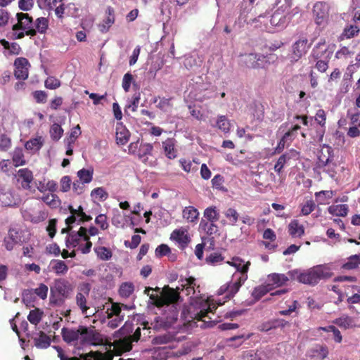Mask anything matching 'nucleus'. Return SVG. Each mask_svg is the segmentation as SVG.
<instances>
[{
    "label": "nucleus",
    "mask_w": 360,
    "mask_h": 360,
    "mask_svg": "<svg viewBox=\"0 0 360 360\" xmlns=\"http://www.w3.org/2000/svg\"><path fill=\"white\" fill-rule=\"evenodd\" d=\"M288 274L292 278H296L298 282L310 285H314L320 281L330 277L328 270L322 266H316L302 273L296 270L290 271Z\"/></svg>",
    "instance_id": "f257e3e1"
},
{
    "label": "nucleus",
    "mask_w": 360,
    "mask_h": 360,
    "mask_svg": "<svg viewBox=\"0 0 360 360\" xmlns=\"http://www.w3.org/2000/svg\"><path fill=\"white\" fill-rule=\"evenodd\" d=\"M72 284L65 278H56L49 287V302L55 306H61L70 298Z\"/></svg>",
    "instance_id": "f03ea898"
},
{
    "label": "nucleus",
    "mask_w": 360,
    "mask_h": 360,
    "mask_svg": "<svg viewBox=\"0 0 360 360\" xmlns=\"http://www.w3.org/2000/svg\"><path fill=\"white\" fill-rule=\"evenodd\" d=\"M150 297V304L158 309L163 307L176 306L181 300V296L175 292L172 288L169 285H165L162 288L160 294H150L148 295Z\"/></svg>",
    "instance_id": "7ed1b4c3"
},
{
    "label": "nucleus",
    "mask_w": 360,
    "mask_h": 360,
    "mask_svg": "<svg viewBox=\"0 0 360 360\" xmlns=\"http://www.w3.org/2000/svg\"><path fill=\"white\" fill-rule=\"evenodd\" d=\"M86 332L81 337L80 346H105L108 345L105 337L95 329L94 326H86Z\"/></svg>",
    "instance_id": "20e7f679"
},
{
    "label": "nucleus",
    "mask_w": 360,
    "mask_h": 360,
    "mask_svg": "<svg viewBox=\"0 0 360 360\" xmlns=\"http://www.w3.org/2000/svg\"><path fill=\"white\" fill-rule=\"evenodd\" d=\"M247 279L248 275H240L238 278H233L232 281L221 285V287L218 288V295H225V298L227 300L233 298Z\"/></svg>",
    "instance_id": "39448f33"
},
{
    "label": "nucleus",
    "mask_w": 360,
    "mask_h": 360,
    "mask_svg": "<svg viewBox=\"0 0 360 360\" xmlns=\"http://www.w3.org/2000/svg\"><path fill=\"white\" fill-rule=\"evenodd\" d=\"M85 326H79L75 328H62L60 335L64 342L68 345L77 346L81 342V337L85 332Z\"/></svg>",
    "instance_id": "423d86ee"
},
{
    "label": "nucleus",
    "mask_w": 360,
    "mask_h": 360,
    "mask_svg": "<svg viewBox=\"0 0 360 360\" xmlns=\"http://www.w3.org/2000/svg\"><path fill=\"white\" fill-rule=\"evenodd\" d=\"M162 314L160 316L155 318L156 323L165 328H169L177 320L179 316V309L175 305H170L169 307H162Z\"/></svg>",
    "instance_id": "0eeeda50"
},
{
    "label": "nucleus",
    "mask_w": 360,
    "mask_h": 360,
    "mask_svg": "<svg viewBox=\"0 0 360 360\" xmlns=\"http://www.w3.org/2000/svg\"><path fill=\"white\" fill-rule=\"evenodd\" d=\"M18 22L13 25V31L23 30L27 36L34 37L37 34V30L34 27L33 18L28 13H18L16 14Z\"/></svg>",
    "instance_id": "6e6552de"
},
{
    "label": "nucleus",
    "mask_w": 360,
    "mask_h": 360,
    "mask_svg": "<svg viewBox=\"0 0 360 360\" xmlns=\"http://www.w3.org/2000/svg\"><path fill=\"white\" fill-rule=\"evenodd\" d=\"M89 241V235L86 234V228L81 226L77 231L68 233L65 239V245L68 248H76L82 242Z\"/></svg>",
    "instance_id": "1a4fd4ad"
},
{
    "label": "nucleus",
    "mask_w": 360,
    "mask_h": 360,
    "mask_svg": "<svg viewBox=\"0 0 360 360\" xmlns=\"http://www.w3.org/2000/svg\"><path fill=\"white\" fill-rule=\"evenodd\" d=\"M310 48V44H308L307 38H301L296 41L292 46L291 61L296 62L304 56L308 49Z\"/></svg>",
    "instance_id": "9d476101"
},
{
    "label": "nucleus",
    "mask_w": 360,
    "mask_h": 360,
    "mask_svg": "<svg viewBox=\"0 0 360 360\" xmlns=\"http://www.w3.org/2000/svg\"><path fill=\"white\" fill-rule=\"evenodd\" d=\"M30 64L24 57L17 58L14 61V75L17 79L25 80L28 77Z\"/></svg>",
    "instance_id": "9b49d317"
},
{
    "label": "nucleus",
    "mask_w": 360,
    "mask_h": 360,
    "mask_svg": "<svg viewBox=\"0 0 360 360\" xmlns=\"http://www.w3.org/2000/svg\"><path fill=\"white\" fill-rule=\"evenodd\" d=\"M335 163L333 149L328 145H323L317 155L316 167H326Z\"/></svg>",
    "instance_id": "f8f14e48"
},
{
    "label": "nucleus",
    "mask_w": 360,
    "mask_h": 360,
    "mask_svg": "<svg viewBox=\"0 0 360 360\" xmlns=\"http://www.w3.org/2000/svg\"><path fill=\"white\" fill-rule=\"evenodd\" d=\"M333 53V51L329 49L326 44L325 40L319 42L313 49L311 56L315 60L326 59L330 60Z\"/></svg>",
    "instance_id": "ddd939ff"
},
{
    "label": "nucleus",
    "mask_w": 360,
    "mask_h": 360,
    "mask_svg": "<svg viewBox=\"0 0 360 360\" xmlns=\"http://www.w3.org/2000/svg\"><path fill=\"white\" fill-rule=\"evenodd\" d=\"M170 239L178 243L179 247L182 250L188 247L190 243V236L188 235V231L183 228L173 230L171 233Z\"/></svg>",
    "instance_id": "4468645a"
},
{
    "label": "nucleus",
    "mask_w": 360,
    "mask_h": 360,
    "mask_svg": "<svg viewBox=\"0 0 360 360\" xmlns=\"http://www.w3.org/2000/svg\"><path fill=\"white\" fill-rule=\"evenodd\" d=\"M328 6L323 1H317L313 6V15L315 22L321 25L328 17Z\"/></svg>",
    "instance_id": "2eb2a0df"
},
{
    "label": "nucleus",
    "mask_w": 360,
    "mask_h": 360,
    "mask_svg": "<svg viewBox=\"0 0 360 360\" xmlns=\"http://www.w3.org/2000/svg\"><path fill=\"white\" fill-rule=\"evenodd\" d=\"M4 248L8 251H11L17 244H21V233L15 229H10L8 231V236L4 240Z\"/></svg>",
    "instance_id": "dca6fc26"
},
{
    "label": "nucleus",
    "mask_w": 360,
    "mask_h": 360,
    "mask_svg": "<svg viewBox=\"0 0 360 360\" xmlns=\"http://www.w3.org/2000/svg\"><path fill=\"white\" fill-rule=\"evenodd\" d=\"M240 63L248 68H258L261 66L259 61L264 58L262 55H257L254 53L240 55Z\"/></svg>",
    "instance_id": "f3484780"
},
{
    "label": "nucleus",
    "mask_w": 360,
    "mask_h": 360,
    "mask_svg": "<svg viewBox=\"0 0 360 360\" xmlns=\"http://www.w3.org/2000/svg\"><path fill=\"white\" fill-rule=\"evenodd\" d=\"M17 177L20 181L21 188L26 190L30 189V184L33 181V174L30 169L24 168L17 171Z\"/></svg>",
    "instance_id": "a211bd4d"
},
{
    "label": "nucleus",
    "mask_w": 360,
    "mask_h": 360,
    "mask_svg": "<svg viewBox=\"0 0 360 360\" xmlns=\"http://www.w3.org/2000/svg\"><path fill=\"white\" fill-rule=\"evenodd\" d=\"M175 143H176V141L172 138H167L162 142V148H163V152L167 159L174 160L176 158L177 150L175 148Z\"/></svg>",
    "instance_id": "6ab92c4d"
},
{
    "label": "nucleus",
    "mask_w": 360,
    "mask_h": 360,
    "mask_svg": "<svg viewBox=\"0 0 360 360\" xmlns=\"http://www.w3.org/2000/svg\"><path fill=\"white\" fill-rule=\"evenodd\" d=\"M106 17L103 20V21L98 25L99 30L102 33L107 32L110 27L114 24L115 18V10L111 6H108L105 11Z\"/></svg>",
    "instance_id": "aec40b11"
},
{
    "label": "nucleus",
    "mask_w": 360,
    "mask_h": 360,
    "mask_svg": "<svg viewBox=\"0 0 360 360\" xmlns=\"http://www.w3.org/2000/svg\"><path fill=\"white\" fill-rule=\"evenodd\" d=\"M140 338V328L137 327L132 335L120 340V346L122 351L127 352L131 349V342H137Z\"/></svg>",
    "instance_id": "412c9836"
},
{
    "label": "nucleus",
    "mask_w": 360,
    "mask_h": 360,
    "mask_svg": "<svg viewBox=\"0 0 360 360\" xmlns=\"http://www.w3.org/2000/svg\"><path fill=\"white\" fill-rule=\"evenodd\" d=\"M129 131L122 125V123L118 122L116 124V143L120 146L125 145L129 140Z\"/></svg>",
    "instance_id": "4be33fe9"
},
{
    "label": "nucleus",
    "mask_w": 360,
    "mask_h": 360,
    "mask_svg": "<svg viewBox=\"0 0 360 360\" xmlns=\"http://www.w3.org/2000/svg\"><path fill=\"white\" fill-rule=\"evenodd\" d=\"M215 309L216 307L214 304H209L207 302H205L204 304H202V308H201V309L198 311L195 312V315H193V319L206 323V318H208V319L211 320V317L207 316V314L212 312V311Z\"/></svg>",
    "instance_id": "5701e85b"
},
{
    "label": "nucleus",
    "mask_w": 360,
    "mask_h": 360,
    "mask_svg": "<svg viewBox=\"0 0 360 360\" xmlns=\"http://www.w3.org/2000/svg\"><path fill=\"white\" fill-rule=\"evenodd\" d=\"M288 233L292 238H300L304 234V228L297 219H292L288 224Z\"/></svg>",
    "instance_id": "b1692460"
},
{
    "label": "nucleus",
    "mask_w": 360,
    "mask_h": 360,
    "mask_svg": "<svg viewBox=\"0 0 360 360\" xmlns=\"http://www.w3.org/2000/svg\"><path fill=\"white\" fill-rule=\"evenodd\" d=\"M250 115L252 117L253 120L261 122L264 116V108L259 102H254L249 106Z\"/></svg>",
    "instance_id": "393cba45"
},
{
    "label": "nucleus",
    "mask_w": 360,
    "mask_h": 360,
    "mask_svg": "<svg viewBox=\"0 0 360 360\" xmlns=\"http://www.w3.org/2000/svg\"><path fill=\"white\" fill-rule=\"evenodd\" d=\"M34 340V345L38 349H44L49 347L50 338L43 331H39L37 335L32 338Z\"/></svg>",
    "instance_id": "a878e982"
},
{
    "label": "nucleus",
    "mask_w": 360,
    "mask_h": 360,
    "mask_svg": "<svg viewBox=\"0 0 360 360\" xmlns=\"http://www.w3.org/2000/svg\"><path fill=\"white\" fill-rule=\"evenodd\" d=\"M127 309L128 307L124 304H120L118 302L111 303L110 308L107 309V318L111 319L113 317H124V315L121 314V309Z\"/></svg>",
    "instance_id": "bb28decb"
},
{
    "label": "nucleus",
    "mask_w": 360,
    "mask_h": 360,
    "mask_svg": "<svg viewBox=\"0 0 360 360\" xmlns=\"http://www.w3.org/2000/svg\"><path fill=\"white\" fill-rule=\"evenodd\" d=\"M229 265L233 266L238 271L241 273V276H248V267L250 265L249 261L244 263V261L239 257H233L232 262H229Z\"/></svg>",
    "instance_id": "cd10ccee"
},
{
    "label": "nucleus",
    "mask_w": 360,
    "mask_h": 360,
    "mask_svg": "<svg viewBox=\"0 0 360 360\" xmlns=\"http://www.w3.org/2000/svg\"><path fill=\"white\" fill-rule=\"evenodd\" d=\"M273 290V286L271 284H262L259 285L255 288L252 290V293H251V295H252L253 299L255 300L258 301L259 299H261L262 297H264L266 293L269 292Z\"/></svg>",
    "instance_id": "c85d7f7f"
},
{
    "label": "nucleus",
    "mask_w": 360,
    "mask_h": 360,
    "mask_svg": "<svg viewBox=\"0 0 360 360\" xmlns=\"http://www.w3.org/2000/svg\"><path fill=\"white\" fill-rule=\"evenodd\" d=\"M224 217L226 218L227 221L223 220L221 224H226L229 223L231 226H235L238 221L239 214L238 212L233 207H229L223 212Z\"/></svg>",
    "instance_id": "c756f323"
},
{
    "label": "nucleus",
    "mask_w": 360,
    "mask_h": 360,
    "mask_svg": "<svg viewBox=\"0 0 360 360\" xmlns=\"http://www.w3.org/2000/svg\"><path fill=\"white\" fill-rule=\"evenodd\" d=\"M328 212L333 216L344 217L347 215L349 207L346 204L331 205L328 206Z\"/></svg>",
    "instance_id": "7c9ffc66"
},
{
    "label": "nucleus",
    "mask_w": 360,
    "mask_h": 360,
    "mask_svg": "<svg viewBox=\"0 0 360 360\" xmlns=\"http://www.w3.org/2000/svg\"><path fill=\"white\" fill-rule=\"evenodd\" d=\"M199 217V212L193 206H187L182 210V217L187 222L195 223Z\"/></svg>",
    "instance_id": "2f4dec72"
},
{
    "label": "nucleus",
    "mask_w": 360,
    "mask_h": 360,
    "mask_svg": "<svg viewBox=\"0 0 360 360\" xmlns=\"http://www.w3.org/2000/svg\"><path fill=\"white\" fill-rule=\"evenodd\" d=\"M44 145V139L41 136L32 138L25 143V148L27 150L37 152Z\"/></svg>",
    "instance_id": "473e14b6"
},
{
    "label": "nucleus",
    "mask_w": 360,
    "mask_h": 360,
    "mask_svg": "<svg viewBox=\"0 0 360 360\" xmlns=\"http://www.w3.org/2000/svg\"><path fill=\"white\" fill-rule=\"evenodd\" d=\"M167 350L165 347H158L148 353L145 360H167Z\"/></svg>",
    "instance_id": "72a5a7b5"
},
{
    "label": "nucleus",
    "mask_w": 360,
    "mask_h": 360,
    "mask_svg": "<svg viewBox=\"0 0 360 360\" xmlns=\"http://www.w3.org/2000/svg\"><path fill=\"white\" fill-rule=\"evenodd\" d=\"M11 161H13V166L15 167L25 166V165L27 164L25 155H23V151L21 148H16L13 150Z\"/></svg>",
    "instance_id": "f704fd0d"
},
{
    "label": "nucleus",
    "mask_w": 360,
    "mask_h": 360,
    "mask_svg": "<svg viewBox=\"0 0 360 360\" xmlns=\"http://www.w3.org/2000/svg\"><path fill=\"white\" fill-rule=\"evenodd\" d=\"M288 281H289V278L286 275L274 273L268 275V281L269 283L266 284L276 285V286L279 287L285 284Z\"/></svg>",
    "instance_id": "c9c22d12"
},
{
    "label": "nucleus",
    "mask_w": 360,
    "mask_h": 360,
    "mask_svg": "<svg viewBox=\"0 0 360 360\" xmlns=\"http://www.w3.org/2000/svg\"><path fill=\"white\" fill-rule=\"evenodd\" d=\"M205 222H217L219 219V212L216 206H210L204 210Z\"/></svg>",
    "instance_id": "e433bc0d"
},
{
    "label": "nucleus",
    "mask_w": 360,
    "mask_h": 360,
    "mask_svg": "<svg viewBox=\"0 0 360 360\" xmlns=\"http://www.w3.org/2000/svg\"><path fill=\"white\" fill-rule=\"evenodd\" d=\"M216 222L205 221L204 219H201L199 223V228L207 235L212 236L218 232V226L216 225Z\"/></svg>",
    "instance_id": "4c0bfd02"
},
{
    "label": "nucleus",
    "mask_w": 360,
    "mask_h": 360,
    "mask_svg": "<svg viewBox=\"0 0 360 360\" xmlns=\"http://www.w3.org/2000/svg\"><path fill=\"white\" fill-rule=\"evenodd\" d=\"M51 264H52L53 271H54L55 274L56 275H65L68 271V267L63 260L53 259L52 262H51Z\"/></svg>",
    "instance_id": "58836bf2"
},
{
    "label": "nucleus",
    "mask_w": 360,
    "mask_h": 360,
    "mask_svg": "<svg viewBox=\"0 0 360 360\" xmlns=\"http://www.w3.org/2000/svg\"><path fill=\"white\" fill-rule=\"evenodd\" d=\"M153 151V145L148 143H141V148L137 150L136 154L134 155H136L139 160H142L143 162H145L147 158L145 157L148 155H150L151 152Z\"/></svg>",
    "instance_id": "ea45409f"
},
{
    "label": "nucleus",
    "mask_w": 360,
    "mask_h": 360,
    "mask_svg": "<svg viewBox=\"0 0 360 360\" xmlns=\"http://www.w3.org/2000/svg\"><path fill=\"white\" fill-rule=\"evenodd\" d=\"M180 282H181V287L186 288V291H187V295H194L195 290V278L193 276H190L188 278H180Z\"/></svg>",
    "instance_id": "a19ab883"
},
{
    "label": "nucleus",
    "mask_w": 360,
    "mask_h": 360,
    "mask_svg": "<svg viewBox=\"0 0 360 360\" xmlns=\"http://www.w3.org/2000/svg\"><path fill=\"white\" fill-rule=\"evenodd\" d=\"M134 284L131 282H124L120 284V289H118V293L122 298H128L134 292Z\"/></svg>",
    "instance_id": "79ce46f5"
},
{
    "label": "nucleus",
    "mask_w": 360,
    "mask_h": 360,
    "mask_svg": "<svg viewBox=\"0 0 360 360\" xmlns=\"http://www.w3.org/2000/svg\"><path fill=\"white\" fill-rule=\"evenodd\" d=\"M93 169H81L77 171V181L82 184H88L92 181Z\"/></svg>",
    "instance_id": "37998d69"
},
{
    "label": "nucleus",
    "mask_w": 360,
    "mask_h": 360,
    "mask_svg": "<svg viewBox=\"0 0 360 360\" xmlns=\"http://www.w3.org/2000/svg\"><path fill=\"white\" fill-rule=\"evenodd\" d=\"M333 323L340 328L348 329L353 326V319L348 315H343L339 318L334 319Z\"/></svg>",
    "instance_id": "c03bdc74"
},
{
    "label": "nucleus",
    "mask_w": 360,
    "mask_h": 360,
    "mask_svg": "<svg viewBox=\"0 0 360 360\" xmlns=\"http://www.w3.org/2000/svg\"><path fill=\"white\" fill-rule=\"evenodd\" d=\"M94 253L97 255L98 258L102 261H108L112 257L111 250L104 246L94 248Z\"/></svg>",
    "instance_id": "a18cd8bd"
},
{
    "label": "nucleus",
    "mask_w": 360,
    "mask_h": 360,
    "mask_svg": "<svg viewBox=\"0 0 360 360\" xmlns=\"http://www.w3.org/2000/svg\"><path fill=\"white\" fill-rule=\"evenodd\" d=\"M41 200L51 208H57L60 205L58 197L53 193H48L41 197Z\"/></svg>",
    "instance_id": "49530a36"
},
{
    "label": "nucleus",
    "mask_w": 360,
    "mask_h": 360,
    "mask_svg": "<svg viewBox=\"0 0 360 360\" xmlns=\"http://www.w3.org/2000/svg\"><path fill=\"white\" fill-rule=\"evenodd\" d=\"M360 266V255H354L349 257L348 261L343 264L342 268L345 270H352Z\"/></svg>",
    "instance_id": "de8ad7c7"
},
{
    "label": "nucleus",
    "mask_w": 360,
    "mask_h": 360,
    "mask_svg": "<svg viewBox=\"0 0 360 360\" xmlns=\"http://www.w3.org/2000/svg\"><path fill=\"white\" fill-rule=\"evenodd\" d=\"M49 27V20L44 17H40L37 18L34 23V27L37 30V32L44 34Z\"/></svg>",
    "instance_id": "09e8293b"
},
{
    "label": "nucleus",
    "mask_w": 360,
    "mask_h": 360,
    "mask_svg": "<svg viewBox=\"0 0 360 360\" xmlns=\"http://www.w3.org/2000/svg\"><path fill=\"white\" fill-rule=\"evenodd\" d=\"M317 331L332 332L334 341L337 343L342 342V335H340V330L334 326H320L317 328Z\"/></svg>",
    "instance_id": "8fccbe9b"
},
{
    "label": "nucleus",
    "mask_w": 360,
    "mask_h": 360,
    "mask_svg": "<svg viewBox=\"0 0 360 360\" xmlns=\"http://www.w3.org/2000/svg\"><path fill=\"white\" fill-rule=\"evenodd\" d=\"M216 127L225 134L229 133L230 130L229 120L224 115L218 116L217 121H216Z\"/></svg>",
    "instance_id": "3c124183"
},
{
    "label": "nucleus",
    "mask_w": 360,
    "mask_h": 360,
    "mask_svg": "<svg viewBox=\"0 0 360 360\" xmlns=\"http://www.w3.org/2000/svg\"><path fill=\"white\" fill-rule=\"evenodd\" d=\"M41 318L42 311L38 308L30 310V314H28V316H27L28 321L34 326H37L39 323H40Z\"/></svg>",
    "instance_id": "603ef678"
},
{
    "label": "nucleus",
    "mask_w": 360,
    "mask_h": 360,
    "mask_svg": "<svg viewBox=\"0 0 360 360\" xmlns=\"http://www.w3.org/2000/svg\"><path fill=\"white\" fill-rule=\"evenodd\" d=\"M290 159H291V155L289 153L281 155V156L278 158L277 163L275 164V167H274L276 173L281 174L284 165H285Z\"/></svg>",
    "instance_id": "864d4df0"
},
{
    "label": "nucleus",
    "mask_w": 360,
    "mask_h": 360,
    "mask_svg": "<svg viewBox=\"0 0 360 360\" xmlns=\"http://www.w3.org/2000/svg\"><path fill=\"white\" fill-rule=\"evenodd\" d=\"M111 224L116 228H120L123 226V214L119 210L112 211V217H111Z\"/></svg>",
    "instance_id": "5fc2aeb1"
},
{
    "label": "nucleus",
    "mask_w": 360,
    "mask_h": 360,
    "mask_svg": "<svg viewBox=\"0 0 360 360\" xmlns=\"http://www.w3.org/2000/svg\"><path fill=\"white\" fill-rule=\"evenodd\" d=\"M75 302H77V305L80 308L82 314H86V311L89 310V307L86 306V298L82 292L77 293V296H75Z\"/></svg>",
    "instance_id": "6e6d98bb"
},
{
    "label": "nucleus",
    "mask_w": 360,
    "mask_h": 360,
    "mask_svg": "<svg viewBox=\"0 0 360 360\" xmlns=\"http://www.w3.org/2000/svg\"><path fill=\"white\" fill-rule=\"evenodd\" d=\"M49 134H51V138H52L53 141H58L63 135V129L60 125L54 123L51 127V129H49Z\"/></svg>",
    "instance_id": "4d7b16f0"
},
{
    "label": "nucleus",
    "mask_w": 360,
    "mask_h": 360,
    "mask_svg": "<svg viewBox=\"0 0 360 360\" xmlns=\"http://www.w3.org/2000/svg\"><path fill=\"white\" fill-rule=\"evenodd\" d=\"M91 197L99 201H105L108 198V193L103 187H96L91 191Z\"/></svg>",
    "instance_id": "13d9d810"
},
{
    "label": "nucleus",
    "mask_w": 360,
    "mask_h": 360,
    "mask_svg": "<svg viewBox=\"0 0 360 360\" xmlns=\"http://www.w3.org/2000/svg\"><path fill=\"white\" fill-rule=\"evenodd\" d=\"M315 209V202L312 200L306 201V202L302 205L300 208V214L303 216H308Z\"/></svg>",
    "instance_id": "bf43d9fd"
},
{
    "label": "nucleus",
    "mask_w": 360,
    "mask_h": 360,
    "mask_svg": "<svg viewBox=\"0 0 360 360\" xmlns=\"http://www.w3.org/2000/svg\"><path fill=\"white\" fill-rule=\"evenodd\" d=\"M169 101H171L170 98L158 97L154 100V103H157L156 107L159 108L160 110H167L168 108H171Z\"/></svg>",
    "instance_id": "052dcab7"
},
{
    "label": "nucleus",
    "mask_w": 360,
    "mask_h": 360,
    "mask_svg": "<svg viewBox=\"0 0 360 360\" xmlns=\"http://www.w3.org/2000/svg\"><path fill=\"white\" fill-rule=\"evenodd\" d=\"M48 287L44 283L39 284L38 288L32 290L34 295H37L39 298L44 300L47 297Z\"/></svg>",
    "instance_id": "680f3d73"
},
{
    "label": "nucleus",
    "mask_w": 360,
    "mask_h": 360,
    "mask_svg": "<svg viewBox=\"0 0 360 360\" xmlns=\"http://www.w3.org/2000/svg\"><path fill=\"white\" fill-rule=\"evenodd\" d=\"M224 260V257L219 252H213L206 257L207 264H219Z\"/></svg>",
    "instance_id": "e2e57ef3"
},
{
    "label": "nucleus",
    "mask_w": 360,
    "mask_h": 360,
    "mask_svg": "<svg viewBox=\"0 0 360 360\" xmlns=\"http://www.w3.org/2000/svg\"><path fill=\"white\" fill-rule=\"evenodd\" d=\"M139 100V93L134 94L133 96H131V98L128 100V103L126 104V108H129L131 110V111L134 112L138 108Z\"/></svg>",
    "instance_id": "0e129e2a"
},
{
    "label": "nucleus",
    "mask_w": 360,
    "mask_h": 360,
    "mask_svg": "<svg viewBox=\"0 0 360 360\" xmlns=\"http://www.w3.org/2000/svg\"><path fill=\"white\" fill-rule=\"evenodd\" d=\"M338 165L336 163H331L330 165L323 166V167H316L317 169H321L323 172H326L328 174V176L331 178H334L336 175V167Z\"/></svg>",
    "instance_id": "69168bd1"
},
{
    "label": "nucleus",
    "mask_w": 360,
    "mask_h": 360,
    "mask_svg": "<svg viewBox=\"0 0 360 360\" xmlns=\"http://www.w3.org/2000/svg\"><path fill=\"white\" fill-rule=\"evenodd\" d=\"M60 85V81L54 77H49L45 81V86L49 89H56Z\"/></svg>",
    "instance_id": "338daca9"
},
{
    "label": "nucleus",
    "mask_w": 360,
    "mask_h": 360,
    "mask_svg": "<svg viewBox=\"0 0 360 360\" xmlns=\"http://www.w3.org/2000/svg\"><path fill=\"white\" fill-rule=\"evenodd\" d=\"M94 223L100 226L101 230H106L109 226L108 221H106L105 214H99L94 219Z\"/></svg>",
    "instance_id": "774afa93"
}]
</instances>
